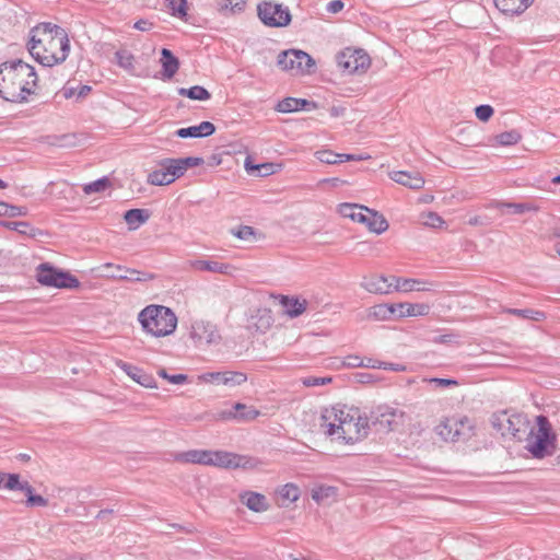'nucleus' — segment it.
Instances as JSON below:
<instances>
[{"label":"nucleus","mask_w":560,"mask_h":560,"mask_svg":"<svg viewBox=\"0 0 560 560\" xmlns=\"http://www.w3.org/2000/svg\"><path fill=\"white\" fill-rule=\"evenodd\" d=\"M27 49L37 62L44 67H52L68 58L70 40L61 26L42 22L30 31Z\"/></svg>","instance_id":"nucleus-1"},{"label":"nucleus","mask_w":560,"mask_h":560,"mask_svg":"<svg viewBox=\"0 0 560 560\" xmlns=\"http://www.w3.org/2000/svg\"><path fill=\"white\" fill-rule=\"evenodd\" d=\"M319 427L327 436L349 445L363 441L371 430L369 417L361 416L358 409L347 410L339 406L322 410Z\"/></svg>","instance_id":"nucleus-2"},{"label":"nucleus","mask_w":560,"mask_h":560,"mask_svg":"<svg viewBox=\"0 0 560 560\" xmlns=\"http://www.w3.org/2000/svg\"><path fill=\"white\" fill-rule=\"evenodd\" d=\"M37 74L31 65L21 59L0 63V97L11 103H24L34 93Z\"/></svg>","instance_id":"nucleus-3"},{"label":"nucleus","mask_w":560,"mask_h":560,"mask_svg":"<svg viewBox=\"0 0 560 560\" xmlns=\"http://www.w3.org/2000/svg\"><path fill=\"white\" fill-rule=\"evenodd\" d=\"M175 459L179 463L214 466L224 469H254L260 464V460L256 457L211 450H189L178 453Z\"/></svg>","instance_id":"nucleus-4"},{"label":"nucleus","mask_w":560,"mask_h":560,"mask_svg":"<svg viewBox=\"0 0 560 560\" xmlns=\"http://www.w3.org/2000/svg\"><path fill=\"white\" fill-rule=\"evenodd\" d=\"M138 320L143 331L152 337H166L177 327V316L167 306L151 304L138 314Z\"/></svg>","instance_id":"nucleus-5"},{"label":"nucleus","mask_w":560,"mask_h":560,"mask_svg":"<svg viewBox=\"0 0 560 560\" xmlns=\"http://www.w3.org/2000/svg\"><path fill=\"white\" fill-rule=\"evenodd\" d=\"M537 433L534 428L528 429L527 438L528 443L525 448L529 452L534 459H544L552 456L557 450V435L552 431L548 418L544 415L536 417Z\"/></svg>","instance_id":"nucleus-6"},{"label":"nucleus","mask_w":560,"mask_h":560,"mask_svg":"<svg viewBox=\"0 0 560 560\" xmlns=\"http://www.w3.org/2000/svg\"><path fill=\"white\" fill-rule=\"evenodd\" d=\"M492 428L499 432L502 438H510L521 442L527 430L530 428V421L526 413L513 409L499 410L492 413L490 418Z\"/></svg>","instance_id":"nucleus-7"},{"label":"nucleus","mask_w":560,"mask_h":560,"mask_svg":"<svg viewBox=\"0 0 560 560\" xmlns=\"http://www.w3.org/2000/svg\"><path fill=\"white\" fill-rule=\"evenodd\" d=\"M38 283L57 289H77L80 281L69 271L58 269L48 262H43L36 268Z\"/></svg>","instance_id":"nucleus-8"},{"label":"nucleus","mask_w":560,"mask_h":560,"mask_svg":"<svg viewBox=\"0 0 560 560\" xmlns=\"http://www.w3.org/2000/svg\"><path fill=\"white\" fill-rule=\"evenodd\" d=\"M404 417L402 410L389 405H380L371 410L370 428L374 427L377 432L388 433L402 424Z\"/></svg>","instance_id":"nucleus-9"},{"label":"nucleus","mask_w":560,"mask_h":560,"mask_svg":"<svg viewBox=\"0 0 560 560\" xmlns=\"http://www.w3.org/2000/svg\"><path fill=\"white\" fill-rule=\"evenodd\" d=\"M257 16L264 25L273 28L285 27L292 20L287 5L267 0L257 4Z\"/></svg>","instance_id":"nucleus-10"},{"label":"nucleus","mask_w":560,"mask_h":560,"mask_svg":"<svg viewBox=\"0 0 560 560\" xmlns=\"http://www.w3.org/2000/svg\"><path fill=\"white\" fill-rule=\"evenodd\" d=\"M435 432L446 442H458L471 436L472 425L467 417H447L435 427Z\"/></svg>","instance_id":"nucleus-11"},{"label":"nucleus","mask_w":560,"mask_h":560,"mask_svg":"<svg viewBox=\"0 0 560 560\" xmlns=\"http://www.w3.org/2000/svg\"><path fill=\"white\" fill-rule=\"evenodd\" d=\"M277 65L281 70L293 71L296 74H310L315 69L314 59L307 52L298 49L281 51Z\"/></svg>","instance_id":"nucleus-12"},{"label":"nucleus","mask_w":560,"mask_h":560,"mask_svg":"<svg viewBox=\"0 0 560 560\" xmlns=\"http://www.w3.org/2000/svg\"><path fill=\"white\" fill-rule=\"evenodd\" d=\"M159 168L149 173L147 183L153 186H165L180 178L175 159L165 158L158 161Z\"/></svg>","instance_id":"nucleus-13"},{"label":"nucleus","mask_w":560,"mask_h":560,"mask_svg":"<svg viewBox=\"0 0 560 560\" xmlns=\"http://www.w3.org/2000/svg\"><path fill=\"white\" fill-rule=\"evenodd\" d=\"M337 65L348 73H355L370 66V57L362 49L346 48L337 55Z\"/></svg>","instance_id":"nucleus-14"},{"label":"nucleus","mask_w":560,"mask_h":560,"mask_svg":"<svg viewBox=\"0 0 560 560\" xmlns=\"http://www.w3.org/2000/svg\"><path fill=\"white\" fill-rule=\"evenodd\" d=\"M272 324V312L268 307H257L250 311L246 319V328L250 332L266 334Z\"/></svg>","instance_id":"nucleus-15"},{"label":"nucleus","mask_w":560,"mask_h":560,"mask_svg":"<svg viewBox=\"0 0 560 560\" xmlns=\"http://www.w3.org/2000/svg\"><path fill=\"white\" fill-rule=\"evenodd\" d=\"M392 280L395 282V291L400 292H428L434 291L435 288L438 287L435 282L423 279L392 277Z\"/></svg>","instance_id":"nucleus-16"},{"label":"nucleus","mask_w":560,"mask_h":560,"mask_svg":"<svg viewBox=\"0 0 560 560\" xmlns=\"http://www.w3.org/2000/svg\"><path fill=\"white\" fill-rule=\"evenodd\" d=\"M222 420H236L238 422L252 421L259 416V411L254 407H248L242 402H235L231 409L220 412Z\"/></svg>","instance_id":"nucleus-17"},{"label":"nucleus","mask_w":560,"mask_h":560,"mask_svg":"<svg viewBox=\"0 0 560 560\" xmlns=\"http://www.w3.org/2000/svg\"><path fill=\"white\" fill-rule=\"evenodd\" d=\"M116 365L121 371H124L131 380H133L141 386L147 387V388L156 387V382H155L154 377L151 374L144 372L142 369H140L136 365H132L128 362H125L122 360H118L116 362Z\"/></svg>","instance_id":"nucleus-18"},{"label":"nucleus","mask_w":560,"mask_h":560,"mask_svg":"<svg viewBox=\"0 0 560 560\" xmlns=\"http://www.w3.org/2000/svg\"><path fill=\"white\" fill-rule=\"evenodd\" d=\"M190 337L196 342L212 343L219 338V334L211 323L195 320L191 324Z\"/></svg>","instance_id":"nucleus-19"},{"label":"nucleus","mask_w":560,"mask_h":560,"mask_svg":"<svg viewBox=\"0 0 560 560\" xmlns=\"http://www.w3.org/2000/svg\"><path fill=\"white\" fill-rule=\"evenodd\" d=\"M395 282L385 276H373L370 278L364 277L361 287L370 293L374 294H388L393 292Z\"/></svg>","instance_id":"nucleus-20"},{"label":"nucleus","mask_w":560,"mask_h":560,"mask_svg":"<svg viewBox=\"0 0 560 560\" xmlns=\"http://www.w3.org/2000/svg\"><path fill=\"white\" fill-rule=\"evenodd\" d=\"M215 132V126L210 121H201L198 125L179 128L175 131V136L182 139L187 138H206Z\"/></svg>","instance_id":"nucleus-21"},{"label":"nucleus","mask_w":560,"mask_h":560,"mask_svg":"<svg viewBox=\"0 0 560 560\" xmlns=\"http://www.w3.org/2000/svg\"><path fill=\"white\" fill-rule=\"evenodd\" d=\"M488 208L499 209L513 214H523L525 212H537L540 207L534 202H508L493 200L488 205Z\"/></svg>","instance_id":"nucleus-22"},{"label":"nucleus","mask_w":560,"mask_h":560,"mask_svg":"<svg viewBox=\"0 0 560 560\" xmlns=\"http://www.w3.org/2000/svg\"><path fill=\"white\" fill-rule=\"evenodd\" d=\"M389 177L395 183L410 189H420L424 185V178L419 172L394 171L389 174Z\"/></svg>","instance_id":"nucleus-23"},{"label":"nucleus","mask_w":560,"mask_h":560,"mask_svg":"<svg viewBox=\"0 0 560 560\" xmlns=\"http://www.w3.org/2000/svg\"><path fill=\"white\" fill-rule=\"evenodd\" d=\"M316 108V104L314 102H310L305 98H296V97H285L278 102L276 105V110L280 113H293L299 110H313Z\"/></svg>","instance_id":"nucleus-24"},{"label":"nucleus","mask_w":560,"mask_h":560,"mask_svg":"<svg viewBox=\"0 0 560 560\" xmlns=\"http://www.w3.org/2000/svg\"><path fill=\"white\" fill-rule=\"evenodd\" d=\"M191 269L196 271H208L213 273L228 275L233 267L229 264L220 262L217 260L194 259L189 261Z\"/></svg>","instance_id":"nucleus-25"},{"label":"nucleus","mask_w":560,"mask_h":560,"mask_svg":"<svg viewBox=\"0 0 560 560\" xmlns=\"http://www.w3.org/2000/svg\"><path fill=\"white\" fill-rule=\"evenodd\" d=\"M280 304L290 318H296L302 315L307 306L306 300L289 295H280Z\"/></svg>","instance_id":"nucleus-26"},{"label":"nucleus","mask_w":560,"mask_h":560,"mask_svg":"<svg viewBox=\"0 0 560 560\" xmlns=\"http://www.w3.org/2000/svg\"><path fill=\"white\" fill-rule=\"evenodd\" d=\"M534 0H493L499 11L506 15L522 14Z\"/></svg>","instance_id":"nucleus-27"},{"label":"nucleus","mask_w":560,"mask_h":560,"mask_svg":"<svg viewBox=\"0 0 560 560\" xmlns=\"http://www.w3.org/2000/svg\"><path fill=\"white\" fill-rule=\"evenodd\" d=\"M162 79L171 80L179 68L178 58L167 48L161 50Z\"/></svg>","instance_id":"nucleus-28"},{"label":"nucleus","mask_w":560,"mask_h":560,"mask_svg":"<svg viewBox=\"0 0 560 560\" xmlns=\"http://www.w3.org/2000/svg\"><path fill=\"white\" fill-rule=\"evenodd\" d=\"M240 499L250 511L265 512L269 509V503L266 497L261 493L244 491L241 493Z\"/></svg>","instance_id":"nucleus-29"},{"label":"nucleus","mask_w":560,"mask_h":560,"mask_svg":"<svg viewBox=\"0 0 560 560\" xmlns=\"http://www.w3.org/2000/svg\"><path fill=\"white\" fill-rule=\"evenodd\" d=\"M430 306L425 303H397L396 314L399 317H421L428 315Z\"/></svg>","instance_id":"nucleus-30"},{"label":"nucleus","mask_w":560,"mask_h":560,"mask_svg":"<svg viewBox=\"0 0 560 560\" xmlns=\"http://www.w3.org/2000/svg\"><path fill=\"white\" fill-rule=\"evenodd\" d=\"M366 215L363 224H365L371 232L380 235L388 229V222L383 214L372 210L368 211Z\"/></svg>","instance_id":"nucleus-31"},{"label":"nucleus","mask_w":560,"mask_h":560,"mask_svg":"<svg viewBox=\"0 0 560 560\" xmlns=\"http://www.w3.org/2000/svg\"><path fill=\"white\" fill-rule=\"evenodd\" d=\"M149 211L147 209H129L124 213V220L129 230H136L149 220Z\"/></svg>","instance_id":"nucleus-32"},{"label":"nucleus","mask_w":560,"mask_h":560,"mask_svg":"<svg viewBox=\"0 0 560 560\" xmlns=\"http://www.w3.org/2000/svg\"><path fill=\"white\" fill-rule=\"evenodd\" d=\"M110 276L112 279L125 280L130 282H147L154 278L152 273L130 268H126L124 273H112Z\"/></svg>","instance_id":"nucleus-33"},{"label":"nucleus","mask_w":560,"mask_h":560,"mask_svg":"<svg viewBox=\"0 0 560 560\" xmlns=\"http://www.w3.org/2000/svg\"><path fill=\"white\" fill-rule=\"evenodd\" d=\"M215 5L223 15L237 14L245 10L246 0H215Z\"/></svg>","instance_id":"nucleus-34"},{"label":"nucleus","mask_w":560,"mask_h":560,"mask_svg":"<svg viewBox=\"0 0 560 560\" xmlns=\"http://www.w3.org/2000/svg\"><path fill=\"white\" fill-rule=\"evenodd\" d=\"M396 314V304H377L370 308L369 317L376 320L390 319Z\"/></svg>","instance_id":"nucleus-35"},{"label":"nucleus","mask_w":560,"mask_h":560,"mask_svg":"<svg viewBox=\"0 0 560 560\" xmlns=\"http://www.w3.org/2000/svg\"><path fill=\"white\" fill-rule=\"evenodd\" d=\"M177 92L179 95L186 96L194 101H208L211 98L210 92L201 85H194L190 88H179L177 90Z\"/></svg>","instance_id":"nucleus-36"},{"label":"nucleus","mask_w":560,"mask_h":560,"mask_svg":"<svg viewBox=\"0 0 560 560\" xmlns=\"http://www.w3.org/2000/svg\"><path fill=\"white\" fill-rule=\"evenodd\" d=\"M503 313L515 315L523 319H530L534 322H541L546 318V314L541 311H536L532 308H510L506 307L503 310Z\"/></svg>","instance_id":"nucleus-37"},{"label":"nucleus","mask_w":560,"mask_h":560,"mask_svg":"<svg viewBox=\"0 0 560 560\" xmlns=\"http://www.w3.org/2000/svg\"><path fill=\"white\" fill-rule=\"evenodd\" d=\"M115 59H116V63L120 68L128 71L129 73L135 72L136 58L130 51H128L126 49L117 50L115 52Z\"/></svg>","instance_id":"nucleus-38"},{"label":"nucleus","mask_w":560,"mask_h":560,"mask_svg":"<svg viewBox=\"0 0 560 560\" xmlns=\"http://www.w3.org/2000/svg\"><path fill=\"white\" fill-rule=\"evenodd\" d=\"M362 368L368 369H383L388 371H404L405 366L397 363L383 362L373 358H363Z\"/></svg>","instance_id":"nucleus-39"},{"label":"nucleus","mask_w":560,"mask_h":560,"mask_svg":"<svg viewBox=\"0 0 560 560\" xmlns=\"http://www.w3.org/2000/svg\"><path fill=\"white\" fill-rule=\"evenodd\" d=\"M168 13L177 19L186 20L187 0H165Z\"/></svg>","instance_id":"nucleus-40"},{"label":"nucleus","mask_w":560,"mask_h":560,"mask_svg":"<svg viewBox=\"0 0 560 560\" xmlns=\"http://www.w3.org/2000/svg\"><path fill=\"white\" fill-rule=\"evenodd\" d=\"M110 186V182L106 176L97 178L94 182L88 183L83 185V192L85 195H92L96 192H103Z\"/></svg>","instance_id":"nucleus-41"},{"label":"nucleus","mask_w":560,"mask_h":560,"mask_svg":"<svg viewBox=\"0 0 560 560\" xmlns=\"http://www.w3.org/2000/svg\"><path fill=\"white\" fill-rule=\"evenodd\" d=\"M177 167L180 172V176L185 174V172L195 166H200L203 164V159L200 156H186V158H177L175 159Z\"/></svg>","instance_id":"nucleus-42"},{"label":"nucleus","mask_w":560,"mask_h":560,"mask_svg":"<svg viewBox=\"0 0 560 560\" xmlns=\"http://www.w3.org/2000/svg\"><path fill=\"white\" fill-rule=\"evenodd\" d=\"M421 222L427 228L441 229L444 226V219L436 212L429 211L421 214Z\"/></svg>","instance_id":"nucleus-43"},{"label":"nucleus","mask_w":560,"mask_h":560,"mask_svg":"<svg viewBox=\"0 0 560 560\" xmlns=\"http://www.w3.org/2000/svg\"><path fill=\"white\" fill-rule=\"evenodd\" d=\"M279 495L283 500L295 502L299 500L301 492L296 485L289 482L281 487V489L279 490Z\"/></svg>","instance_id":"nucleus-44"},{"label":"nucleus","mask_w":560,"mask_h":560,"mask_svg":"<svg viewBox=\"0 0 560 560\" xmlns=\"http://www.w3.org/2000/svg\"><path fill=\"white\" fill-rule=\"evenodd\" d=\"M21 482L18 474H0V489L18 490Z\"/></svg>","instance_id":"nucleus-45"},{"label":"nucleus","mask_w":560,"mask_h":560,"mask_svg":"<svg viewBox=\"0 0 560 560\" xmlns=\"http://www.w3.org/2000/svg\"><path fill=\"white\" fill-rule=\"evenodd\" d=\"M247 381V375L238 371H225L224 384L230 387H235L244 384Z\"/></svg>","instance_id":"nucleus-46"},{"label":"nucleus","mask_w":560,"mask_h":560,"mask_svg":"<svg viewBox=\"0 0 560 560\" xmlns=\"http://www.w3.org/2000/svg\"><path fill=\"white\" fill-rule=\"evenodd\" d=\"M232 235L242 241H252L256 238L257 231L249 225H240L231 230Z\"/></svg>","instance_id":"nucleus-47"},{"label":"nucleus","mask_w":560,"mask_h":560,"mask_svg":"<svg viewBox=\"0 0 560 560\" xmlns=\"http://www.w3.org/2000/svg\"><path fill=\"white\" fill-rule=\"evenodd\" d=\"M521 135L516 130H509L499 133L495 139L497 142L501 145H513L516 144L521 140Z\"/></svg>","instance_id":"nucleus-48"},{"label":"nucleus","mask_w":560,"mask_h":560,"mask_svg":"<svg viewBox=\"0 0 560 560\" xmlns=\"http://www.w3.org/2000/svg\"><path fill=\"white\" fill-rule=\"evenodd\" d=\"M339 153H336L331 150H318L315 152V158L325 164H338L340 160L338 159Z\"/></svg>","instance_id":"nucleus-49"},{"label":"nucleus","mask_w":560,"mask_h":560,"mask_svg":"<svg viewBox=\"0 0 560 560\" xmlns=\"http://www.w3.org/2000/svg\"><path fill=\"white\" fill-rule=\"evenodd\" d=\"M494 109L491 105L488 104H481L476 106L475 108V115L476 117L482 121H488L493 116Z\"/></svg>","instance_id":"nucleus-50"},{"label":"nucleus","mask_w":560,"mask_h":560,"mask_svg":"<svg viewBox=\"0 0 560 560\" xmlns=\"http://www.w3.org/2000/svg\"><path fill=\"white\" fill-rule=\"evenodd\" d=\"M7 226L13 231H16L21 234H30L34 236L35 234L32 233L33 229L31 224L26 221H15V222H9L7 223Z\"/></svg>","instance_id":"nucleus-51"},{"label":"nucleus","mask_w":560,"mask_h":560,"mask_svg":"<svg viewBox=\"0 0 560 560\" xmlns=\"http://www.w3.org/2000/svg\"><path fill=\"white\" fill-rule=\"evenodd\" d=\"M103 276L112 279V273H124L126 270V267L120 265H115L112 262H106L102 265L101 267Z\"/></svg>","instance_id":"nucleus-52"},{"label":"nucleus","mask_w":560,"mask_h":560,"mask_svg":"<svg viewBox=\"0 0 560 560\" xmlns=\"http://www.w3.org/2000/svg\"><path fill=\"white\" fill-rule=\"evenodd\" d=\"M159 375L161 377L167 380L171 384H175V385L184 384L187 381L186 374L170 375L164 369L159 371Z\"/></svg>","instance_id":"nucleus-53"},{"label":"nucleus","mask_w":560,"mask_h":560,"mask_svg":"<svg viewBox=\"0 0 560 560\" xmlns=\"http://www.w3.org/2000/svg\"><path fill=\"white\" fill-rule=\"evenodd\" d=\"M225 371L224 372H208L201 375L202 381L207 383L224 384Z\"/></svg>","instance_id":"nucleus-54"},{"label":"nucleus","mask_w":560,"mask_h":560,"mask_svg":"<svg viewBox=\"0 0 560 560\" xmlns=\"http://www.w3.org/2000/svg\"><path fill=\"white\" fill-rule=\"evenodd\" d=\"M331 382V377H317V376H307L303 378L302 383L306 387H315L325 385Z\"/></svg>","instance_id":"nucleus-55"},{"label":"nucleus","mask_w":560,"mask_h":560,"mask_svg":"<svg viewBox=\"0 0 560 560\" xmlns=\"http://www.w3.org/2000/svg\"><path fill=\"white\" fill-rule=\"evenodd\" d=\"M358 210V203H349V202H343V203H340L338 206V212L343 217V218H349L352 220V217L354 214V212Z\"/></svg>","instance_id":"nucleus-56"},{"label":"nucleus","mask_w":560,"mask_h":560,"mask_svg":"<svg viewBox=\"0 0 560 560\" xmlns=\"http://www.w3.org/2000/svg\"><path fill=\"white\" fill-rule=\"evenodd\" d=\"M25 503H26V506H30V508L47 506L48 500L45 499L43 495L36 494L33 492L31 495H28Z\"/></svg>","instance_id":"nucleus-57"},{"label":"nucleus","mask_w":560,"mask_h":560,"mask_svg":"<svg viewBox=\"0 0 560 560\" xmlns=\"http://www.w3.org/2000/svg\"><path fill=\"white\" fill-rule=\"evenodd\" d=\"M431 385L435 387H448L456 386L458 382L454 378H442V377H431L428 380Z\"/></svg>","instance_id":"nucleus-58"},{"label":"nucleus","mask_w":560,"mask_h":560,"mask_svg":"<svg viewBox=\"0 0 560 560\" xmlns=\"http://www.w3.org/2000/svg\"><path fill=\"white\" fill-rule=\"evenodd\" d=\"M458 338H459V336L456 334H443V335L435 336L433 338V342L441 343V345L456 343V342H458Z\"/></svg>","instance_id":"nucleus-59"},{"label":"nucleus","mask_w":560,"mask_h":560,"mask_svg":"<svg viewBox=\"0 0 560 560\" xmlns=\"http://www.w3.org/2000/svg\"><path fill=\"white\" fill-rule=\"evenodd\" d=\"M342 364L347 368H362L363 358L357 354H349L343 359Z\"/></svg>","instance_id":"nucleus-60"},{"label":"nucleus","mask_w":560,"mask_h":560,"mask_svg":"<svg viewBox=\"0 0 560 560\" xmlns=\"http://www.w3.org/2000/svg\"><path fill=\"white\" fill-rule=\"evenodd\" d=\"M368 211H372V209H370L365 206H362V205H358V210L354 212V214L352 217V221H355L359 223H364V221L368 217L366 215Z\"/></svg>","instance_id":"nucleus-61"},{"label":"nucleus","mask_w":560,"mask_h":560,"mask_svg":"<svg viewBox=\"0 0 560 560\" xmlns=\"http://www.w3.org/2000/svg\"><path fill=\"white\" fill-rule=\"evenodd\" d=\"M0 208L4 209L3 214L15 217L21 214V209L15 206H9L4 202L0 203Z\"/></svg>","instance_id":"nucleus-62"},{"label":"nucleus","mask_w":560,"mask_h":560,"mask_svg":"<svg viewBox=\"0 0 560 560\" xmlns=\"http://www.w3.org/2000/svg\"><path fill=\"white\" fill-rule=\"evenodd\" d=\"M345 4L341 0H332L327 4V11L330 13H338L343 9Z\"/></svg>","instance_id":"nucleus-63"},{"label":"nucleus","mask_w":560,"mask_h":560,"mask_svg":"<svg viewBox=\"0 0 560 560\" xmlns=\"http://www.w3.org/2000/svg\"><path fill=\"white\" fill-rule=\"evenodd\" d=\"M152 26V23L149 22L148 20H138L135 24H133V27L138 31H149Z\"/></svg>","instance_id":"nucleus-64"}]
</instances>
